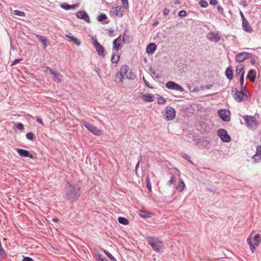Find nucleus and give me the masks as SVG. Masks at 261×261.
Wrapping results in <instances>:
<instances>
[{"label": "nucleus", "mask_w": 261, "mask_h": 261, "mask_svg": "<svg viewBox=\"0 0 261 261\" xmlns=\"http://www.w3.org/2000/svg\"><path fill=\"white\" fill-rule=\"evenodd\" d=\"M68 187L66 188L65 198L71 202L78 199L81 195V187L76 182L68 181Z\"/></svg>", "instance_id": "f257e3e1"}, {"label": "nucleus", "mask_w": 261, "mask_h": 261, "mask_svg": "<svg viewBox=\"0 0 261 261\" xmlns=\"http://www.w3.org/2000/svg\"><path fill=\"white\" fill-rule=\"evenodd\" d=\"M124 77L129 80H133L136 77L135 73L127 65H122L120 67V71L116 73L115 81L118 83H122Z\"/></svg>", "instance_id": "f03ea898"}, {"label": "nucleus", "mask_w": 261, "mask_h": 261, "mask_svg": "<svg viewBox=\"0 0 261 261\" xmlns=\"http://www.w3.org/2000/svg\"><path fill=\"white\" fill-rule=\"evenodd\" d=\"M147 242L153 250L156 252H159L164 249L163 242L159 240V238L148 237L147 238Z\"/></svg>", "instance_id": "7ed1b4c3"}, {"label": "nucleus", "mask_w": 261, "mask_h": 261, "mask_svg": "<svg viewBox=\"0 0 261 261\" xmlns=\"http://www.w3.org/2000/svg\"><path fill=\"white\" fill-rule=\"evenodd\" d=\"M231 93L234 99L237 102H241L248 99V95L245 90H242L241 89V91H239L236 88H234L232 89Z\"/></svg>", "instance_id": "20e7f679"}, {"label": "nucleus", "mask_w": 261, "mask_h": 261, "mask_svg": "<svg viewBox=\"0 0 261 261\" xmlns=\"http://www.w3.org/2000/svg\"><path fill=\"white\" fill-rule=\"evenodd\" d=\"M261 242V234L260 233L256 234L252 239L250 236L247 238V243L249 245L250 249L252 253L255 250L256 247L259 246Z\"/></svg>", "instance_id": "39448f33"}, {"label": "nucleus", "mask_w": 261, "mask_h": 261, "mask_svg": "<svg viewBox=\"0 0 261 261\" xmlns=\"http://www.w3.org/2000/svg\"><path fill=\"white\" fill-rule=\"evenodd\" d=\"M247 127L249 129H255L258 125V122L253 116L245 115L243 117Z\"/></svg>", "instance_id": "423d86ee"}, {"label": "nucleus", "mask_w": 261, "mask_h": 261, "mask_svg": "<svg viewBox=\"0 0 261 261\" xmlns=\"http://www.w3.org/2000/svg\"><path fill=\"white\" fill-rule=\"evenodd\" d=\"M81 122L82 124L92 134L96 136H100L102 134V131L101 130L98 129L97 127L92 125L90 123L83 120H81Z\"/></svg>", "instance_id": "0eeeda50"}, {"label": "nucleus", "mask_w": 261, "mask_h": 261, "mask_svg": "<svg viewBox=\"0 0 261 261\" xmlns=\"http://www.w3.org/2000/svg\"><path fill=\"white\" fill-rule=\"evenodd\" d=\"M165 111V113L164 115V117L165 119L167 121H171L175 117L176 111L173 108L167 107Z\"/></svg>", "instance_id": "6e6552de"}, {"label": "nucleus", "mask_w": 261, "mask_h": 261, "mask_svg": "<svg viewBox=\"0 0 261 261\" xmlns=\"http://www.w3.org/2000/svg\"><path fill=\"white\" fill-rule=\"evenodd\" d=\"M124 8L122 6H117L113 7L110 11V13L113 17H122L124 13Z\"/></svg>", "instance_id": "1a4fd4ad"}, {"label": "nucleus", "mask_w": 261, "mask_h": 261, "mask_svg": "<svg viewBox=\"0 0 261 261\" xmlns=\"http://www.w3.org/2000/svg\"><path fill=\"white\" fill-rule=\"evenodd\" d=\"M217 132L219 137L223 142H229L231 141V138L225 129L220 128Z\"/></svg>", "instance_id": "9d476101"}, {"label": "nucleus", "mask_w": 261, "mask_h": 261, "mask_svg": "<svg viewBox=\"0 0 261 261\" xmlns=\"http://www.w3.org/2000/svg\"><path fill=\"white\" fill-rule=\"evenodd\" d=\"M94 47L96 50L99 56L105 57L107 53L103 46H102L98 41L96 39L94 40Z\"/></svg>", "instance_id": "9b49d317"}, {"label": "nucleus", "mask_w": 261, "mask_h": 261, "mask_svg": "<svg viewBox=\"0 0 261 261\" xmlns=\"http://www.w3.org/2000/svg\"><path fill=\"white\" fill-rule=\"evenodd\" d=\"M218 115L221 119L225 122H228L230 120L229 111H227L226 109H221L218 112Z\"/></svg>", "instance_id": "f8f14e48"}, {"label": "nucleus", "mask_w": 261, "mask_h": 261, "mask_svg": "<svg viewBox=\"0 0 261 261\" xmlns=\"http://www.w3.org/2000/svg\"><path fill=\"white\" fill-rule=\"evenodd\" d=\"M166 87L169 89L174 90L178 91L180 92H183L184 89L178 84L173 81L168 82L166 85Z\"/></svg>", "instance_id": "ddd939ff"}, {"label": "nucleus", "mask_w": 261, "mask_h": 261, "mask_svg": "<svg viewBox=\"0 0 261 261\" xmlns=\"http://www.w3.org/2000/svg\"><path fill=\"white\" fill-rule=\"evenodd\" d=\"M76 16L77 18L83 19L86 22H90L89 16L85 11L80 10L77 11L76 13Z\"/></svg>", "instance_id": "4468645a"}, {"label": "nucleus", "mask_w": 261, "mask_h": 261, "mask_svg": "<svg viewBox=\"0 0 261 261\" xmlns=\"http://www.w3.org/2000/svg\"><path fill=\"white\" fill-rule=\"evenodd\" d=\"M250 54L246 52L239 53L236 57V61L238 63H241L246 59L250 58Z\"/></svg>", "instance_id": "2eb2a0df"}, {"label": "nucleus", "mask_w": 261, "mask_h": 261, "mask_svg": "<svg viewBox=\"0 0 261 261\" xmlns=\"http://www.w3.org/2000/svg\"><path fill=\"white\" fill-rule=\"evenodd\" d=\"M207 38L211 41L218 42L220 40V36L218 33H215L214 32H210L207 35Z\"/></svg>", "instance_id": "dca6fc26"}, {"label": "nucleus", "mask_w": 261, "mask_h": 261, "mask_svg": "<svg viewBox=\"0 0 261 261\" xmlns=\"http://www.w3.org/2000/svg\"><path fill=\"white\" fill-rule=\"evenodd\" d=\"M16 150L19 155L22 157H28L32 159L34 158L33 155L30 153V152L27 150L17 148Z\"/></svg>", "instance_id": "f3484780"}, {"label": "nucleus", "mask_w": 261, "mask_h": 261, "mask_svg": "<svg viewBox=\"0 0 261 261\" xmlns=\"http://www.w3.org/2000/svg\"><path fill=\"white\" fill-rule=\"evenodd\" d=\"M50 73L53 75V80L57 83H60L62 81V75L53 70H50Z\"/></svg>", "instance_id": "a211bd4d"}, {"label": "nucleus", "mask_w": 261, "mask_h": 261, "mask_svg": "<svg viewBox=\"0 0 261 261\" xmlns=\"http://www.w3.org/2000/svg\"><path fill=\"white\" fill-rule=\"evenodd\" d=\"M252 159L255 162L261 161V145H258L256 147V152L253 156Z\"/></svg>", "instance_id": "6ab92c4d"}, {"label": "nucleus", "mask_w": 261, "mask_h": 261, "mask_svg": "<svg viewBox=\"0 0 261 261\" xmlns=\"http://www.w3.org/2000/svg\"><path fill=\"white\" fill-rule=\"evenodd\" d=\"M156 49V46L154 43H149L146 47V52L148 54H153Z\"/></svg>", "instance_id": "aec40b11"}, {"label": "nucleus", "mask_w": 261, "mask_h": 261, "mask_svg": "<svg viewBox=\"0 0 261 261\" xmlns=\"http://www.w3.org/2000/svg\"><path fill=\"white\" fill-rule=\"evenodd\" d=\"M36 37L43 43V48L45 49L48 46V40L47 38L43 35H36Z\"/></svg>", "instance_id": "412c9836"}, {"label": "nucleus", "mask_w": 261, "mask_h": 261, "mask_svg": "<svg viewBox=\"0 0 261 261\" xmlns=\"http://www.w3.org/2000/svg\"><path fill=\"white\" fill-rule=\"evenodd\" d=\"M242 27L243 30L246 32L251 33L252 32V28L247 20L242 21Z\"/></svg>", "instance_id": "4be33fe9"}, {"label": "nucleus", "mask_w": 261, "mask_h": 261, "mask_svg": "<svg viewBox=\"0 0 261 261\" xmlns=\"http://www.w3.org/2000/svg\"><path fill=\"white\" fill-rule=\"evenodd\" d=\"M97 20L100 22L103 21V24L108 23L109 22L107 15L105 13H101L99 16H98L97 17Z\"/></svg>", "instance_id": "5701e85b"}, {"label": "nucleus", "mask_w": 261, "mask_h": 261, "mask_svg": "<svg viewBox=\"0 0 261 261\" xmlns=\"http://www.w3.org/2000/svg\"><path fill=\"white\" fill-rule=\"evenodd\" d=\"M225 75L226 77L230 81L233 78V70L231 67H228L225 70Z\"/></svg>", "instance_id": "b1692460"}, {"label": "nucleus", "mask_w": 261, "mask_h": 261, "mask_svg": "<svg viewBox=\"0 0 261 261\" xmlns=\"http://www.w3.org/2000/svg\"><path fill=\"white\" fill-rule=\"evenodd\" d=\"M185 187L186 186L184 181L180 179L176 187L177 190L180 192H182L185 190Z\"/></svg>", "instance_id": "393cba45"}, {"label": "nucleus", "mask_w": 261, "mask_h": 261, "mask_svg": "<svg viewBox=\"0 0 261 261\" xmlns=\"http://www.w3.org/2000/svg\"><path fill=\"white\" fill-rule=\"evenodd\" d=\"M247 77L251 82H253L255 80L256 74L254 73V70L253 69H250L247 75Z\"/></svg>", "instance_id": "a878e982"}, {"label": "nucleus", "mask_w": 261, "mask_h": 261, "mask_svg": "<svg viewBox=\"0 0 261 261\" xmlns=\"http://www.w3.org/2000/svg\"><path fill=\"white\" fill-rule=\"evenodd\" d=\"M120 56L118 55V53H116L113 51L111 60V62L113 64H117L118 62Z\"/></svg>", "instance_id": "bb28decb"}, {"label": "nucleus", "mask_w": 261, "mask_h": 261, "mask_svg": "<svg viewBox=\"0 0 261 261\" xmlns=\"http://www.w3.org/2000/svg\"><path fill=\"white\" fill-rule=\"evenodd\" d=\"M139 215L143 218H148L151 217V213L144 210L139 211Z\"/></svg>", "instance_id": "cd10ccee"}, {"label": "nucleus", "mask_w": 261, "mask_h": 261, "mask_svg": "<svg viewBox=\"0 0 261 261\" xmlns=\"http://www.w3.org/2000/svg\"><path fill=\"white\" fill-rule=\"evenodd\" d=\"M143 99L145 102H152L154 100L153 96L150 94H144L143 95Z\"/></svg>", "instance_id": "c85d7f7f"}, {"label": "nucleus", "mask_w": 261, "mask_h": 261, "mask_svg": "<svg viewBox=\"0 0 261 261\" xmlns=\"http://www.w3.org/2000/svg\"><path fill=\"white\" fill-rule=\"evenodd\" d=\"M120 43L116 42V41H113V50L114 52L116 53H118L120 47Z\"/></svg>", "instance_id": "c756f323"}, {"label": "nucleus", "mask_w": 261, "mask_h": 261, "mask_svg": "<svg viewBox=\"0 0 261 261\" xmlns=\"http://www.w3.org/2000/svg\"><path fill=\"white\" fill-rule=\"evenodd\" d=\"M119 223L123 225H127L129 223V221L127 219L122 217H119L118 218Z\"/></svg>", "instance_id": "7c9ffc66"}, {"label": "nucleus", "mask_w": 261, "mask_h": 261, "mask_svg": "<svg viewBox=\"0 0 261 261\" xmlns=\"http://www.w3.org/2000/svg\"><path fill=\"white\" fill-rule=\"evenodd\" d=\"M66 36L67 37H68V38H69L77 45L79 46V45H81V41H80V40L78 38H77L76 37H75L74 36H70L69 35H67Z\"/></svg>", "instance_id": "2f4dec72"}, {"label": "nucleus", "mask_w": 261, "mask_h": 261, "mask_svg": "<svg viewBox=\"0 0 261 261\" xmlns=\"http://www.w3.org/2000/svg\"><path fill=\"white\" fill-rule=\"evenodd\" d=\"M244 74H245V71H243L241 73V75L240 76V85L241 86V89H242V90H245L243 86L244 83Z\"/></svg>", "instance_id": "473e14b6"}, {"label": "nucleus", "mask_w": 261, "mask_h": 261, "mask_svg": "<svg viewBox=\"0 0 261 261\" xmlns=\"http://www.w3.org/2000/svg\"><path fill=\"white\" fill-rule=\"evenodd\" d=\"M26 138L28 140L33 141H34L35 139V135H34V133H33L32 132L28 133L26 134Z\"/></svg>", "instance_id": "72a5a7b5"}, {"label": "nucleus", "mask_w": 261, "mask_h": 261, "mask_svg": "<svg viewBox=\"0 0 261 261\" xmlns=\"http://www.w3.org/2000/svg\"><path fill=\"white\" fill-rule=\"evenodd\" d=\"M157 101L159 105H164L166 102V99L161 96L159 95Z\"/></svg>", "instance_id": "f704fd0d"}, {"label": "nucleus", "mask_w": 261, "mask_h": 261, "mask_svg": "<svg viewBox=\"0 0 261 261\" xmlns=\"http://www.w3.org/2000/svg\"><path fill=\"white\" fill-rule=\"evenodd\" d=\"M244 67L242 65H239L236 67V72L238 74L242 73L243 71H245L244 69Z\"/></svg>", "instance_id": "c9c22d12"}, {"label": "nucleus", "mask_w": 261, "mask_h": 261, "mask_svg": "<svg viewBox=\"0 0 261 261\" xmlns=\"http://www.w3.org/2000/svg\"><path fill=\"white\" fill-rule=\"evenodd\" d=\"M13 14L15 15H17V16H21V17L25 16V13L24 12L21 11L19 10H14L13 11Z\"/></svg>", "instance_id": "e433bc0d"}, {"label": "nucleus", "mask_w": 261, "mask_h": 261, "mask_svg": "<svg viewBox=\"0 0 261 261\" xmlns=\"http://www.w3.org/2000/svg\"><path fill=\"white\" fill-rule=\"evenodd\" d=\"M96 256L98 261H109L105 256L100 253H98Z\"/></svg>", "instance_id": "4c0bfd02"}, {"label": "nucleus", "mask_w": 261, "mask_h": 261, "mask_svg": "<svg viewBox=\"0 0 261 261\" xmlns=\"http://www.w3.org/2000/svg\"><path fill=\"white\" fill-rule=\"evenodd\" d=\"M104 253L112 261H117L116 259L109 251L105 250Z\"/></svg>", "instance_id": "58836bf2"}, {"label": "nucleus", "mask_w": 261, "mask_h": 261, "mask_svg": "<svg viewBox=\"0 0 261 261\" xmlns=\"http://www.w3.org/2000/svg\"><path fill=\"white\" fill-rule=\"evenodd\" d=\"M146 187L148 189V190L150 191L151 190V184L150 180V179L148 177H147L146 178Z\"/></svg>", "instance_id": "ea45409f"}, {"label": "nucleus", "mask_w": 261, "mask_h": 261, "mask_svg": "<svg viewBox=\"0 0 261 261\" xmlns=\"http://www.w3.org/2000/svg\"><path fill=\"white\" fill-rule=\"evenodd\" d=\"M199 4L202 8H206L208 6L207 2L205 0H200Z\"/></svg>", "instance_id": "a19ab883"}, {"label": "nucleus", "mask_w": 261, "mask_h": 261, "mask_svg": "<svg viewBox=\"0 0 261 261\" xmlns=\"http://www.w3.org/2000/svg\"><path fill=\"white\" fill-rule=\"evenodd\" d=\"M121 1L122 3V5H123V7L126 9H128L129 7L128 1L127 0H121Z\"/></svg>", "instance_id": "79ce46f5"}, {"label": "nucleus", "mask_w": 261, "mask_h": 261, "mask_svg": "<svg viewBox=\"0 0 261 261\" xmlns=\"http://www.w3.org/2000/svg\"><path fill=\"white\" fill-rule=\"evenodd\" d=\"M175 177L174 176H172L170 178V179L168 181V185L169 186H170L172 184H174L175 183Z\"/></svg>", "instance_id": "37998d69"}, {"label": "nucleus", "mask_w": 261, "mask_h": 261, "mask_svg": "<svg viewBox=\"0 0 261 261\" xmlns=\"http://www.w3.org/2000/svg\"><path fill=\"white\" fill-rule=\"evenodd\" d=\"M61 7L64 10H70V5L66 3H63V4H61Z\"/></svg>", "instance_id": "c03bdc74"}, {"label": "nucleus", "mask_w": 261, "mask_h": 261, "mask_svg": "<svg viewBox=\"0 0 261 261\" xmlns=\"http://www.w3.org/2000/svg\"><path fill=\"white\" fill-rule=\"evenodd\" d=\"M143 82L145 85V86L150 88V89H153V87L151 86L150 85V84L148 82V81L145 79L144 76L143 77Z\"/></svg>", "instance_id": "a18cd8bd"}, {"label": "nucleus", "mask_w": 261, "mask_h": 261, "mask_svg": "<svg viewBox=\"0 0 261 261\" xmlns=\"http://www.w3.org/2000/svg\"><path fill=\"white\" fill-rule=\"evenodd\" d=\"M178 16L181 17H185L187 16V12L185 10H181L178 13Z\"/></svg>", "instance_id": "49530a36"}, {"label": "nucleus", "mask_w": 261, "mask_h": 261, "mask_svg": "<svg viewBox=\"0 0 261 261\" xmlns=\"http://www.w3.org/2000/svg\"><path fill=\"white\" fill-rule=\"evenodd\" d=\"M182 156L184 159L187 160L188 162H189L191 164H193V162L191 160L190 157L188 154H184V155Z\"/></svg>", "instance_id": "de8ad7c7"}, {"label": "nucleus", "mask_w": 261, "mask_h": 261, "mask_svg": "<svg viewBox=\"0 0 261 261\" xmlns=\"http://www.w3.org/2000/svg\"><path fill=\"white\" fill-rule=\"evenodd\" d=\"M16 128L20 130H23L24 129L23 125L21 123H18L16 124Z\"/></svg>", "instance_id": "09e8293b"}, {"label": "nucleus", "mask_w": 261, "mask_h": 261, "mask_svg": "<svg viewBox=\"0 0 261 261\" xmlns=\"http://www.w3.org/2000/svg\"><path fill=\"white\" fill-rule=\"evenodd\" d=\"M36 121L38 123L40 124L41 125H42L43 126L44 125V123H43L42 119L40 118L39 116H36Z\"/></svg>", "instance_id": "8fccbe9b"}, {"label": "nucleus", "mask_w": 261, "mask_h": 261, "mask_svg": "<svg viewBox=\"0 0 261 261\" xmlns=\"http://www.w3.org/2000/svg\"><path fill=\"white\" fill-rule=\"evenodd\" d=\"M22 60L21 59H15L14 61H13L11 64V66H13L16 64L19 63Z\"/></svg>", "instance_id": "3c124183"}, {"label": "nucleus", "mask_w": 261, "mask_h": 261, "mask_svg": "<svg viewBox=\"0 0 261 261\" xmlns=\"http://www.w3.org/2000/svg\"><path fill=\"white\" fill-rule=\"evenodd\" d=\"M217 10L221 14H223L224 13V10H223V8L220 6H219L217 7Z\"/></svg>", "instance_id": "603ef678"}, {"label": "nucleus", "mask_w": 261, "mask_h": 261, "mask_svg": "<svg viewBox=\"0 0 261 261\" xmlns=\"http://www.w3.org/2000/svg\"><path fill=\"white\" fill-rule=\"evenodd\" d=\"M170 12V10L167 8H165L163 10V15L165 16H167L169 14Z\"/></svg>", "instance_id": "864d4df0"}, {"label": "nucleus", "mask_w": 261, "mask_h": 261, "mask_svg": "<svg viewBox=\"0 0 261 261\" xmlns=\"http://www.w3.org/2000/svg\"><path fill=\"white\" fill-rule=\"evenodd\" d=\"M22 261H34L33 259L29 256L24 257L22 259Z\"/></svg>", "instance_id": "5fc2aeb1"}, {"label": "nucleus", "mask_w": 261, "mask_h": 261, "mask_svg": "<svg viewBox=\"0 0 261 261\" xmlns=\"http://www.w3.org/2000/svg\"><path fill=\"white\" fill-rule=\"evenodd\" d=\"M210 4L212 5H216L218 4L217 0H210Z\"/></svg>", "instance_id": "6e6d98bb"}, {"label": "nucleus", "mask_w": 261, "mask_h": 261, "mask_svg": "<svg viewBox=\"0 0 261 261\" xmlns=\"http://www.w3.org/2000/svg\"><path fill=\"white\" fill-rule=\"evenodd\" d=\"M94 71L97 73V74L99 76H100V69L97 67L96 66H95L94 67Z\"/></svg>", "instance_id": "4d7b16f0"}, {"label": "nucleus", "mask_w": 261, "mask_h": 261, "mask_svg": "<svg viewBox=\"0 0 261 261\" xmlns=\"http://www.w3.org/2000/svg\"><path fill=\"white\" fill-rule=\"evenodd\" d=\"M240 15H241V18L242 19V21H244V20H246L247 19L245 18L243 12L242 11H240Z\"/></svg>", "instance_id": "13d9d810"}, {"label": "nucleus", "mask_w": 261, "mask_h": 261, "mask_svg": "<svg viewBox=\"0 0 261 261\" xmlns=\"http://www.w3.org/2000/svg\"><path fill=\"white\" fill-rule=\"evenodd\" d=\"M77 6H78V4H73L72 5H70V9H75Z\"/></svg>", "instance_id": "bf43d9fd"}, {"label": "nucleus", "mask_w": 261, "mask_h": 261, "mask_svg": "<svg viewBox=\"0 0 261 261\" xmlns=\"http://www.w3.org/2000/svg\"><path fill=\"white\" fill-rule=\"evenodd\" d=\"M114 41H116V42H118L120 43L121 41V36H118L116 39H115Z\"/></svg>", "instance_id": "052dcab7"}, {"label": "nucleus", "mask_w": 261, "mask_h": 261, "mask_svg": "<svg viewBox=\"0 0 261 261\" xmlns=\"http://www.w3.org/2000/svg\"><path fill=\"white\" fill-rule=\"evenodd\" d=\"M141 157L140 158V160L138 162L137 164H136V167H135V169L136 170L137 169V168L139 167V164H140V163L141 162Z\"/></svg>", "instance_id": "680f3d73"}, {"label": "nucleus", "mask_w": 261, "mask_h": 261, "mask_svg": "<svg viewBox=\"0 0 261 261\" xmlns=\"http://www.w3.org/2000/svg\"><path fill=\"white\" fill-rule=\"evenodd\" d=\"M52 220L54 222H58L59 221V219L56 217H54L53 218Z\"/></svg>", "instance_id": "e2e57ef3"}, {"label": "nucleus", "mask_w": 261, "mask_h": 261, "mask_svg": "<svg viewBox=\"0 0 261 261\" xmlns=\"http://www.w3.org/2000/svg\"><path fill=\"white\" fill-rule=\"evenodd\" d=\"M45 70H44L45 71H46L47 70H49L50 73V70H52L48 66L45 67Z\"/></svg>", "instance_id": "0e129e2a"}, {"label": "nucleus", "mask_w": 261, "mask_h": 261, "mask_svg": "<svg viewBox=\"0 0 261 261\" xmlns=\"http://www.w3.org/2000/svg\"><path fill=\"white\" fill-rule=\"evenodd\" d=\"M158 23H159V21H154V22L153 23V25H155L157 24Z\"/></svg>", "instance_id": "69168bd1"}, {"label": "nucleus", "mask_w": 261, "mask_h": 261, "mask_svg": "<svg viewBox=\"0 0 261 261\" xmlns=\"http://www.w3.org/2000/svg\"><path fill=\"white\" fill-rule=\"evenodd\" d=\"M174 1L175 3H176V4L179 3L178 0H174Z\"/></svg>", "instance_id": "338daca9"}, {"label": "nucleus", "mask_w": 261, "mask_h": 261, "mask_svg": "<svg viewBox=\"0 0 261 261\" xmlns=\"http://www.w3.org/2000/svg\"><path fill=\"white\" fill-rule=\"evenodd\" d=\"M151 73L152 74H155V71L153 70V71H151Z\"/></svg>", "instance_id": "774afa93"}]
</instances>
